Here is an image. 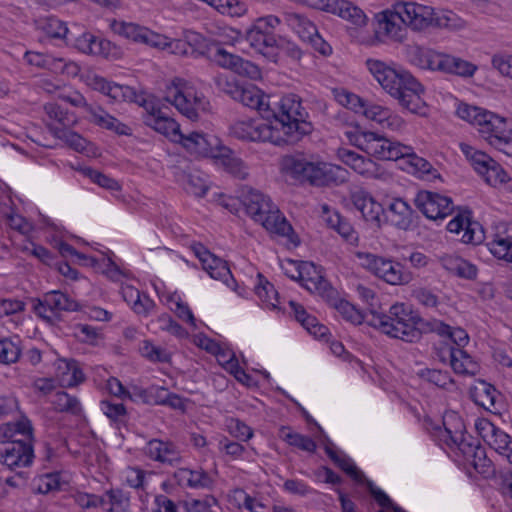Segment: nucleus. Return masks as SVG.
I'll use <instances>...</instances> for the list:
<instances>
[{
    "instance_id": "a211bd4d",
    "label": "nucleus",
    "mask_w": 512,
    "mask_h": 512,
    "mask_svg": "<svg viewBox=\"0 0 512 512\" xmlns=\"http://www.w3.org/2000/svg\"><path fill=\"white\" fill-rule=\"evenodd\" d=\"M374 32L377 38L384 36L394 41H402L406 30L401 12L395 8L381 12Z\"/></svg>"
},
{
    "instance_id": "e2e57ef3",
    "label": "nucleus",
    "mask_w": 512,
    "mask_h": 512,
    "mask_svg": "<svg viewBox=\"0 0 512 512\" xmlns=\"http://www.w3.org/2000/svg\"><path fill=\"white\" fill-rule=\"evenodd\" d=\"M484 180L492 186L506 183L509 180L507 173L501 167V165L495 160L493 163L484 171L481 175Z\"/></svg>"
},
{
    "instance_id": "bb28decb",
    "label": "nucleus",
    "mask_w": 512,
    "mask_h": 512,
    "mask_svg": "<svg viewBox=\"0 0 512 512\" xmlns=\"http://www.w3.org/2000/svg\"><path fill=\"white\" fill-rule=\"evenodd\" d=\"M338 157L344 164L362 176L371 178L377 175V164L370 158H366L348 149H340Z\"/></svg>"
},
{
    "instance_id": "0eeeda50",
    "label": "nucleus",
    "mask_w": 512,
    "mask_h": 512,
    "mask_svg": "<svg viewBox=\"0 0 512 512\" xmlns=\"http://www.w3.org/2000/svg\"><path fill=\"white\" fill-rule=\"evenodd\" d=\"M395 9L401 12L405 26L413 30H423L429 26L436 25L457 29L462 26V22L452 13H445L442 16L435 17L434 9L415 2H398Z\"/></svg>"
},
{
    "instance_id": "58836bf2",
    "label": "nucleus",
    "mask_w": 512,
    "mask_h": 512,
    "mask_svg": "<svg viewBox=\"0 0 512 512\" xmlns=\"http://www.w3.org/2000/svg\"><path fill=\"white\" fill-rule=\"evenodd\" d=\"M363 113L368 119H371L372 121H375L383 127L391 130H398L404 124L402 118L392 114L388 108L380 105H371L365 108Z\"/></svg>"
},
{
    "instance_id": "052dcab7",
    "label": "nucleus",
    "mask_w": 512,
    "mask_h": 512,
    "mask_svg": "<svg viewBox=\"0 0 512 512\" xmlns=\"http://www.w3.org/2000/svg\"><path fill=\"white\" fill-rule=\"evenodd\" d=\"M42 28L51 38L64 39L68 33L66 23L54 16L47 17Z\"/></svg>"
},
{
    "instance_id": "3c124183",
    "label": "nucleus",
    "mask_w": 512,
    "mask_h": 512,
    "mask_svg": "<svg viewBox=\"0 0 512 512\" xmlns=\"http://www.w3.org/2000/svg\"><path fill=\"white\" fill-rule=\"evenodd\" d=\"M48 127L54 136L64 140L74 150L78 152L85 150L87 141L76 132L71 131L69 128H59L55 124H48Z\"/></svg>"
},
{
    "instance_id": "c03bdc74",
    "label": "nucleus",
    "mask_w": 512,
    "mask_h": 512,
    "mask_svg": "<svg viewBox=\"0 0 512 512\" xmlns=\"http://www.w3.org/2000/svg\"><path fill=\"white\" fill-rule=\"evenodd\" d=\"M460 149L471 163L474 170L482 175L484 171L493 163L494 159L482 151H478L472 146L461 143Z\"/></svg>"
},
{
    "instance_id": "c756f323",
    "label": "nucleus",
    "mask_w": 512,
    "mask_h": 512,
    "mask_svg": "<svg viewBox=\"0 0 512 512\" xmlns=\"http://www.w3.org/2000/svg\"><path fill=\"white\" fill-rule=\"evenodd\" d=\"M443 353L447 354L450 365L455 373L469 376H474L478 373V364L463 349L450 346Z\"/></svg>"
},
{
    "instance_id": "0e129e2a",
    "label": "nucleus",
    "mask_w": 512,
    "mask_h": 512,
    "mask_svg": "<svg viewBox=\"0 0 512 512\" xmlns=\"http://www.w3.org/2000/svg\"><path fill=\"white\" fill-rule=\"evenodd\" d=\"M185 189L190 194L202 197L208 190L207 181L198 173H189L186 176Z\"/></svg>"
},
{
    "instance_id": "ddd939ff",
    "label": "nucleus",
    "mask_w": 512,
    "mask_h": 512,
    "mask_svg": "<svg viewBox=\"0 0 512 512\" xmlns=\"http://www.w3.org/2000/svg\"><path fill=\"white\" fill-rule=\"evenodd\" d=\"M180 83V79L173 81L172 85L167 87L164 99L188 119L196 121L199 109H204L203 98L197 96L191 88L180 87Z\"/></svg>"
},
{
    "instance_id": "1a4fd4ad",
    "label": "nucleus",
    "mask_w": 512,
    "mask_h": 512,
    "mask_svg": "<svg viewBox=\"0 0 512 512\" xmlns=\"http://www.w3.org/2000/svg\"><path fill=\"white\" fill-rule=\"evenodd\" d=\"M357 257L362 267L388 284L404 285L412 280V274L391 259L365 252H358Z\"/></svg>"
},
{
    "instance_id": "6e6552de",
    "label": "nucleus",
    "mask_w": 512,
    "mask_h": 512,
    "mask_svg": "<svg viewBox=\"0 0 512 512\" xmlns=\"http://www.w3.org/2000/svg\"><path fill=\"white\" fill-rule=\"evenodd\" d=\"M223 91L235 101L257 110L264 120L275 119L280 116V101H273L269 95L264 94L254 85L240 86L236 83L225 82Z\"/></svg>"
},
{
    "instance_id": "393cba45",
    "label": "nucleus",
    "mask_w": 512,
    "mask_h": 512,
    "mask_svg": "<svg viewBox=\"0 0 512 512\" xmlns=\"http://www.w3.org/2000/svg\"><path fill=\"white\" fill-rule=\"evenodd\" d=\"M145 454L152 460L173 465L181 459L176 445L159 439L150 440L145 448Z\"/></svg>"
},
{
    "instance_id": "37998d69",
    "label": "nucleus",
    "mask_w": 512,
    "mask_h": 512,
    "mask_svg": "<svg viewBox=\"0 0 512 512\" xmlns=\"http://www.w3.org/2000/svg\"><path fill=\"white\" fill-rule=\"evenodd\" d=\"M328 457L354 481L362 483L365 480L364 474L358 470L353 461L344 453L335 451L331 446L325 447Z\"/></svg>"
},
{
    "instance_id": "f3484780",
    "label": "nucleus",
    "mask_w": 512,
    "mask_h": 512,
    "mask_svg": "<svg viewBox=\"0 0 512 512\" xmlns=\"http://www.w3.org/2000/svg\"><path fill=\"white\" fill-rule=\"evenodd\" d=\"M33 457V447L27 434H22V438L7 443L1 452V462L11 470L29 466Z\"/></svg>"
},
{
    "instance_id": "ea45409f",
    "label": "nucleus",
    "mask_w": 512,
    "mask_h": 512,
    "mask_svg": "<svg viewBox=\"0 0 512 512\" xmlns=\"http://www.w3.org/2000/svg\"><path fill=\"white\" fill-rule=\"evenodd\" d=\"M292 308L295 318L301 325L312 335L317 338H323L328 333V328L322 324H319L316 317L309 315L304 307L295 301L289 302Z\"/></svg>"
},
{
    "instance_id": "39448f33",
    "label": "nucleus",
    "mask_w": 512,
    "mask_h": 512,
    "mask_svg": "<svg viewBox=\"0 0 512 512\" xmlns=\"http://www.w3.org/2000/svg\"><path fill=\"white\" fill-rule=\"evenodd\" d=\"M240 201L246 213L266 230L281 236H288L292 226L281 215L271 199L258 190L247 187L242 190Z\"/></svg>"
},
{
    "instance_id": "c85d7f7f",
    "label": "nucleus",
    "mask_w": 512,
    "mask_h": 512,
    "mask_svg": "<svg viewBox=\"0 0 512 512\" xmlns=\"http://www.w3.org/2000/svg\"><path fill=\"white\" fill-rule=\"evenodd\" d=\"M90 122L98 125L101 128L114 131L118 135H131V128L120 122L118 119L107 113L99 106L87 107Z\"/></svg>"
},
{
    "instance_id": "09e8293b",
    "label": "nucleus",
    "mask_w": 512,
    "mask_h": 512,
    "mask_svg": "<svg viewBox=\"0 0 512 512\" xmlns=\"http://www.w3.org/2000/svg\"><path fill=\"white\" fill-rule=\"evenodd\" d=\"M280 438L303 451L314 452L316 449V443L310 437L293 432L288 427H281Z\"/></svg>"
},
{
    "instance_id": "a878e982",
    "label": "nucleus",
    "mask_w": 512,
    "mask_h": 512,
    "mask_svg": "<svg viewBox=\"0 0 512 512\" xmlns=\"http://www.w3.org/2000/svg\"><path fill=\"white\" fill-rule=\"evenodd\" d=\"M351 200L363 218L368 222H375L379 225L380 216L383 212L382 205L377 203L366 191L359 189L351 194Z\"/></svg>"
},
{
    "instance_id": "603ef678",
    "label": "nucleus",
    "mask_w": 512,
    "mask_h": 512,
    "mask_svg": "<svg viewBox=\"0 0 512 512\" xmlns=\"http://www.w3.org/2000/svg\"><path fill=\"white\" fill-rule=\"evenodd\" d=\"M44 110L48 117L55 120L59 128H69L76 123V118L73 114L64 111L58 104L48 103L44 106Z\"/></svg>"
},
{
    "instance_id": "4be33fe9",
    "label": "nucleus",
    "mask_w": 512,
    "mask_h": 512,
    "mask_svg": "<svg viewBox=\"0 0 512 512\" xmlns=\"http://www.w3.org/2000/svg\"><path fill=\"white\" fill-rule=\"evenodd\" d=\"M190 154L201 157H214V148L218 144V139L212 135L203 132L193 131L188 135L181 134V140H178Z\"/></svg>"
},
{
    "instance_id": "6e6d98bb",
    "label": "nucleus",
    "mask_w": 512,
    "mask_h": 512,
    "mask_svg": "<svg viewBox=\"0 0 512 512\" xmlns=\"http://www.w3.org/2000/svg\"><path fill=\"white\" fill-rule=\"evenodd\" d=\"M332 93L335 100L348 109L359 112L364 107L359 96L343 88H335L332 90Z\"/></svg>"
},
{
    "instance_id": "5701e85b",
    "label": "nucleus",
    "mask_w": 512,
    "mask_h": 512,
    "mask_svg": "<svg viewBox=\"0 0 512 512\" xmlns=\"http://www.w3.org/2000/svg\"><path fill=\"white\" fill-rule=\"evenodd\" d=\"M476 428L483 440L500 455H505L512 446L511 437L488 420H481Z\"/></svg>"
},
{
    "instance_id": "4d7b16f0",
    "label": "nucleus",
    "mask_w": 512,
    "mask_h": 512,
    "mask_svg": "<svg viewBox=\"0 0 512 512\" xmlns=\"http://www.w3.org/2000/svg\"><path fill=\"white\" fill-rule=\"evenodd\" d=\"M259 284L255 288V292L258 297L263 301L276 308L279 301L278 292L275 290L273 284L264 280L261 274H258Z\"/></svg>"
},
{
    "instance_id": "473e14b6",
    "label": "nucleus",
    "mask_w": 512,
    "mask_h": 512,
    "mask_svg": "<svg viewBox=\"0 0 512 512\" xmlns=\"http://www.w3.org/2000/svg\"><path fill=\"white\" fill-rule=\"evenodd\" d=\"M201 263L203 269L207 271L211 278L221 280L228 287L236 290V281L226 261L210 253L207 258L202 259Z\"/></svg>"
},
{
    "instance_id": "5fc2aeb1",
    "label": "nucleus",
    "mask_w": 512,
    "mask_h": 512,
    "mask_svg": "<svg viewBox=\"0 0 512 512\" xmlns=\"http://www.w3.org/2000/svg\"><path fill=\"white\" fill-rule=\"evenodd\" d=\"M487 245L495 257L512 262V241L496 235Z\"/></svg>"
},
{
    "instance_id": "e433bc0d",
    "label": "nucleus",
    "mask_w": 512,
    "mask_h": 512,
    "mask_svg": "<svg viewBox=\"0 0 512 512\" xmlns=\"http://www.w3.org/2000/svg\"><path fill=\"white\" fill-rule=\"evenodd\" d=\"M324 213L328 214L325 218L327 225L335 230L346 242L355 244L358 241V234L350 222L342 217L338 212L329 213L326 205L323 206Z\"/></svg>"
},
{
    "instance_id": "79ce46f5",
    "label": "nucleus",
    "mask_w": 512,
    "mask_h": 512,
    "mask_svg": "<svg viewBox=\"0 0 512 512\" xmlns=\"http://www.w3.org/2000/svg\"><path fill=\"white\" fill-rule=\"evenodd\" d=\"M53 409L59 413H67L73 416L82 414V405L76 396L65 391H58L50 400Z\"/></svg>"
},
{
    "instance_id": "49530a36",
    "label": "nucleus",
    "mask_w": 512,
    "mask_h": 512,
    "mask_svg": "<svg viewBox=\"0 0 512 512\" xmlns=\"http://www.w3.org/2000/svg\"><path fill=\"white\" fill-rule=\"evenodd\" d=\"M22 434H27L28 440L32 439V426L28 420L6 423L0 426V437L6 439L8 443L22 438Z\"/></svg>"
},
{
    "instance_id": "423d86ee",
    "label": "nucleus",
    "mask_w": 512,
    "mask_h": 512,
    "mask_svg": "<svg viewBox=\"0 0 512 512\" xmlns=\"http://www.w3.org/2000/svg\"><path fill=\"white\" fill-rule=\"evenodd\" d=\"M350 144L380 160L396 161L412 153V147L393 141L371 131H363L358 126L344 132Z\"/></svg>"
},
{
    "instance_id": "338daca9",
    "label": "nucleus",
    "mask_w": 512,
    "mask_h": 512,
    "mask_svg": "<svg viewBox=\"0 0 512 512\" xmlns=\"http://www.w3.org/2000/svg\"><path fill=\"white\" fill-rule=\"evenodd\" d=\"M364 481L366 482L369 492L381 507L391 509L393 512H406L401 507L394 505L389 496L381 489L375 487L370 480L365 479Z\"/></svg>"
},
{
    "instance_id": "f257e3e1",
    "label": "nucleus",
    "mask_w": 512,
    "mask_h": 512,
    "mask_svg": "<svg viewBox=\"0 0 512 512\" xmlns=\"http://www.w3.org/2000/svg\"><path fill=\"white\" fill-rule=\"evenodd\" d=\"M279 118L256 121L237 120L229 127L230 136L242 141L270 142L277 146L293 145L312 131L308 112L296 94L283 96L279 103Z\"/></svg>"
},
{
    "instance_id": "680f3d73",
    "label": "nucleus",
    "mask_w": 512,
    "mask_h": 512,
    "mask_svg": "<svg viewBox=\"0 0 512 512\" xmlns=\"http://www.w3.org/2000/svg\"><path fill=\"white\" fill-rule=\"evenodd\" d=\"M21 354L19 346L10 339L0 340V363H15Z\"/></svg>"
},
{
    "instance_id": "f704fd0d",
    "label": "nucleus",
    "mask_w": 512,
    "mask_h": 512,
    "mask_svg": "<svg viewBox=\"0 0 512 512\" xmlns=\"http://www.w3.org/2000/svg\"><path fill=\"white\" fill-rule=\"evenodd\" d=\"M438 64V71L461 77H472L477 71V66L475 64L462 58L444 53H442L441 60Z\"/></svg>"
},
{
    "instance_id": "de8ad7c7",
    "label": "nucleus",
    "mask_w": 512,
    "mask_h": 512,
    "mask_svg": "<svg viewBox=\"0 0 512 512\" xmlns=\"http://www.w3.org/2000/svg\"><path fill=\"white\" fill-rule=\"evenodd\" d=\"M498 392L494 386L482 381L480 386L475 389V403L488 411L496 408Z\"/></svg>"
},
{
    "instance_id": "4c0bfd02",
    "label": "nucleus",
    "mask_w": 512,
    "mask_h": 512,
    "mask_svg": "<svg viewBox=\"0 0 512 512\" xmlns=\"http://www.w3.org/2000/svg\"><path fill=\"white\" fill-rule=\"evenodd\" d=\"M332 14H336L349 21L354 25L352 30L363 28L368 23V17L363 10L347 0H338L337 5H335V11Z\"/></svg>"
},
{
    "instance_id": "7ed1b4c3",
    "label": "nucleus",
    "mask_w": 512,
    "mask_h": 512,
    "mask_svg": "<svg viewBox=\"0 0 512 512\" xmlns=\"http://www.w3.org/2000/svg\"><path fill=\"white\" fill-rule=\"evenodd\" d=\"M282 172L291 179L315 187L338 186L348 180V171L332 163L314 160L302 153L286 155L281 160Z\"/></svg>"
},
{
    "instance_id": "69168bd1",
    "label": "nucleus",
    "mask_w": 512,
    "mask_h": 512,
    "mask_svg": "<svg viewBox=\"0 0 512 512\" xmlns=\"http://www.w3.org/2000/svg\"><path fill=\"white\" fill-rule=\"evenodd\" d=\"M488 111H484L478 107L469 106L462 104L457 109V114L460 118L477 125L478 128L482 126V116L487 114Z\"/></svg>"
},
{
    "instance_id": "aec40b11",
    "label": "nucleus",
    "mask_w": 512,
    "mask_h": 512,
    "mask_svg": "<svg viewBox=\"0 0 512 512\" xmlns=\"http://www.w3.org/2000/svg\"><path fill=\"white\" fill-rule=\"evenodd\" d=\"M293 264L295 273H287L289 278L301 282L302 286L310 292H320L325 289L327 283L321 270L314 263L301 261Z\"/></svg>"
},
{
    "instance_id": "4468645a",
    "label": "nucleus",
    "mask_w": 512,
    "mask_h": 512,
    "mask_svg": "<svg viewBox=\"0 0 512 512\" xmlns=\"http://www.w3.org/2000/svg\"><path fill=\"white\" fill-rule=\"evenodd\" d=\"M284 20L298 36L324 56L331 54V46L320 36L315 24L304 15L286 13Z\"/></svg>"
},
{
    "instance_id": "9d476101",
    "label": "nucleus",
    "mask_w": 512,
    "mask_h": 512,
    "mask_svg": "<svg viewBox=\"0 0 512 512\" xmlns=\"http://www.w3.org/2000/svg\"><path fill=\"white\" fill-rule=\"evenodd\" d=\"M136 103L144 108L142 119L146 126L151 127L172 142L177 143L178 140H181L180 125L163 111L159 100L140 95L139 101Z\"/></svg>"
},
{
    "instance_id": "13d9d810",
    "label": "nucleus",
    "mask_w": 512,
    "mask_h": 512,
    "mask_svg": "<svg viewBox=\"0 0 512 512\" xmlns=\"http://www.w3.org/2000/svg\"><path fill=\"white\" fill-rule=\"evenodd\" d=\"M139 351L143 357L152 362H168L170 359L165 349L153 345L148 340H144L141 343Z\"/></svg>"
},
{
    "instance_id": "bf43d9fd",
    "label": "nucleus",
    "mask_w": 512,
    "mask_h": 512,
    "mask_svg": "<svg viewBox=\"0 0 512 512\" xmlns=\"http://www.w3.org/2000/svg\"><path fill=\"white\" fill-rule=\"evenodd\" d=\"M83 173L85 176L91 179L92 182L99 185L102 188L118 191L121 189L120 184L115 179L97 171L92 168L83 169Z\"/></svg>"
},
{
    "instance_id": "2f4dec72",
    "label": "nucleus",
    "mask_w": 512,
    "mask_h": 512,
    "mask_svg": "<svg viewBox=\"0 0 512 512\" xmlns=\"http://www.w3.org/2000/svg\"><path fill=\"white\" fill-rule=\"evenodd\" d=\"M121 294L124 301L138 315L147 316L156 306L155 302L147 294H142L132 285H123L121 287Z\"/></svg>"
},
{
    "instance_id": "a18cd8bd",
    "label": "nucleus",
    "mask_w": 512,
    "mask_h": 512,
    "mask_svg": "<svg viewBox=\"0 0 512 512\" xmlns=\"http://www.w3.org/2000/svg\"><path fill=\"white\" fill-rule=\"evenodd\" d=\"M334 306L344 319L356 325L362 324L363 322L368 324V316L374 314L375 310L371 308L367 312H362L345 300L337 301Z\"/></svg>"
},
{
    "instance_id": "72a5a7b5",
    "label": "nucleus",
    "mask_w": 512,
    "mask_h": 512,
    "mask_svg": "<svg viewBox=\"0 0 512 512\" xmlns=\"http://www.w3.org/2000/svg\"><path fill=\"white\" fill-rule=\"evenodd\" d=\"M439 262L448 273L454 276L468 280H473L477 276L476 266L461 257L446 254L439 257Z\"/></svg>"
},
{
    "instance_id": "7c9ffc66",
    "label": "nucleus",
    "mask_w": 512,
    "mask_h": 512,
    "mask_svg": "<svg viewBox=\"0 0 512 512\" xmlns=\"http://www.w3.org/2000/svg\"><path fill=\"white\" fill-rule=\"evenodd\" d=\"M406 54L409 62L421 69L439 70L438 63L442 55L440 52L425 47L411 46L407 48Z\"/></svg>"
},
{
    "instance_id": "cd10ccee",
    "label": "nucleus",
    "mask_w": 512,
    "mask_h": 512,
    "mask_svg": "<svg viewBox=\"0 0 512 512\" xmlns=\"http://www.w3.org/2000/svg\"><path fill=\"white\" fill-rule=\"evenodd\" d=\"M177 484L192 489H205L213 485L212 477L203 469L179 468L174 472Z\"/></svg>"
},
{
    "instance_id": "c9c22d12",
    "label": "nucleus",
    "mask_w": 512,
    "mask_h": 512,
    "mask_svg": "<svg viewBox=\"0 0 512 512\" xmlns=\"http://www.w3.org/2000/svg\"><path fill=\"white\" fill-rule=\"evenodd\" d=\"M245 40L251 48L262 54L268 53L278 45L274 33L265 32L256 24L247 30Z\"/></svg>"
},
{
    "instance_id": "20e7f679",
    "label": "nucleus",
    "mask_w": 512,
    "mask_h": 512,
    "mask_svg": "<svg viewBox=\"0 0 512 512\" xmlns=\"http://www.w3.org/2000/svg\"><path fill=\"white\" fill-rule=\"evenodd\" d=\"M421 321L418 314L403 303L392 305L388 313L374 310V314L368 316V325L392 338L410 343L420 340L422 332L419 324Z\"/></svg>"
},
{
    "instance_id": "412c9836",
    "label": "nucleus",
    "mask_w": 512,
    "mask_h": 512,
    "mask_svg": "<svg viewBox=\"0 0 512 512\" xmlns=\"http://www.w3.org/2000/svg\"><path fill=\"white\" fill-rule=\"evenodd\" d=\"M213 57L218 65L230 69L239 75L247 76L251 79L260 77L258 66L238 55L227 52L223 48H217Z\"/></svg>"
},
{
    "instance_id": "9b49d317",
    "label": "nucleus",
    "mask_w": 512,
    "mask_h": 512,
    "mask_svg": "<svg viewBox=\"0 0 512 512\" xmlns=\"http://www.w3.org/2000/svg\"><path fill=\"white\" fill-rule=\"evenodd\" d=\"M481 136L497 149L512 152V121L492 112L482 116Z\"/></svg>"
},
{
    "instance_id": "2eb2a0df",
    "label": "nucleus",
    "mask_w": 512,
    "mask_h": 512,
    "mask_svg": "<svg viewBox=\"0 0 512 512\" xmlns=\"http://www.w3.org/2000/svg\"><path fill=\"white\" fill-rule=\"evenodd\" d=\"M463 428V424L459 422L458 427L453 431L444 423V432L447 436L445 441L449 445H456L464 455L472 457V464L476 470L488 467L490 461L485 456V450L481 448L478 443L470 442L469 440H472V437L470 435L466 436L463 432ZM481 472H484V470H481Z\"/></svg>"
},
{
    "instance_id": "a19ab883",
    "label": "nucleus",
    "mask_w": 512,
    "mask_h": 512,
    "mask_svg": "<svg viewBox=\"0 0 512 512\" xmlns=\"http://www.w3.org/2000/svg\"><path fill=\"white\" fill-rule=\"evenodd\" d=\"M389 219L398 228L407 229L412 223V209L404 200L394 199L388 206Z\"/></svg>"
},
{
    "instance_id": "6ab92c4d",
    "label": "nucleus",
    "mask_w": 512,
    "mask_h": 512,
    "mask_svg": "<svg viewBox=\"0 0 512 512\" xmlns=\"http://www.w3.org/2000/svg\"><path fill=\"white\" fill-rule=\"evenodd\" d=\"M451 233L463 232L461 241L466 244H478L482 241V230L478 222L471 219V211L461 210L447 225Z\"/></svg>"
},
{
    "instance_id": "b1692460",
    "label": "nucleus",
    "mask_w": 512,
    "mask_h": 512,
    "mask_svg": "<svg viewBox=\"0 0 512 512\" xmlns=\"http://www.w3.org/2000/svg\"><path fill=\"white\" fill-rule=\"evenodd\" d=\"M89 85L96 91H99L116 101H139L140 95L135 90L126 85L110 83L101 76H93Z\"/></svg>"
},
{
    "instance_id": "774afa93",
    "label": "nucleus",
    "mask_w": 512,
    "mask_h": 512,
    "mask_svg": "<svg viewBox=\"0 0 512 512\" xmlns=\"http://www.w3.org/2000/svg\"><path fill=\"white\" fill-rule=\"evenodd\" d=\"M217 504V500L213 496L205 499H191L183 503L187 512H211V507Z\"/></svg>"
},
{
    "instance_id": "f03ea898",
    "label": "nucleus",
    "mask_w": 512,
    "mask_h": 512,
    "mask_svg": "<svg viewBox=\"0 0 512 512\" xmlns=\"http://www.w3.org/2000/svg\"><path fill=\"white\" fill-rule=\"evenodd\" d=\"M366 66L382 88L403 108L412 113H422L425 107L421 98L424 88L410 72L375 59H368Z\"/></svg>"
},
{
    "instance_id": "dca6fc26",
    "label": "nucleus",
    "mask_w": 512,
    "mask_h": 512,
    "mask_svg": "<svg viewBox=\"0 0 512 512\" xmlns=\"http://www.w3.org/2000/svg\"><path fill=\"white\" fill-rule=\"evenodd\" d=\"M417 208L431 220L444 219L454 210L450 197L431 191H420L415 198Z\"/></svg>"
},
{
    "instance_id": "864d4df0",
    "label": "nucleus",
    "mask_w": 512,
    "mask_h": 512,
    "mask_svg": "<svg viewBox=\"0 0 512 512\" xmlns=\"http://www.w3.org/2000/svg\"><path fill=\"white\" fill-rule=\"evenodd\" d=\"M65 368L60 379L63 387H75L85 381V375L76 361L67 362Z\"/></svg>"
},
{
    "instance_id": "8fccbe9b",
    "label": "nucleus",
    "mask_w": 512,
    "mask_h": 512,
    "mask_svg": "<svg viewBox=\"0 0 512 512\" xmlns=\"http://www.w3.org/2000/svg\"><path fill=\"white\" fill-rule=\"evenodd\" d=\"M110 28L115 34L135 42H141L145 31V27L139 26L135 23L117 20H113L110 23Z\"/></svg>"
},
{
    "instance_id": "f8f14e48",
    "label": "nucleus",
    "mask_w": 512,
    "mask_h": 512,
    "mask_svg": "<svg viewBox=\"0 0 512 512\" xmlns=\"http://www.w3.org/2000/svg\"><path fill=\"white\" fill-rule=\"evenodd\" d=\"M34 313L48 323H54L61 311H76L78 304L61 291L46 293L43 299H33Z\"/></svg>"
}]
</instances>
